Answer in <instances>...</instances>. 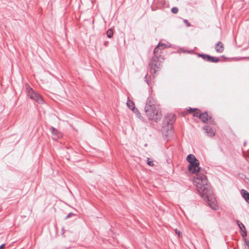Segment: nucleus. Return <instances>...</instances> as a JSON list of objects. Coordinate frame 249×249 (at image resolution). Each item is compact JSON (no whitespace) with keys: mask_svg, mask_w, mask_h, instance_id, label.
I'll return each instance as SVG.
<instances>
[{"mask_svg":"<svg viewBox=\"0 0 249 249\" xmlns=\"http://www.w3.org/2000/svg\"><path fill=\"white\" fill-rule=\"evenodd\" d=\"M51 130L53 136V139H57L62 137V134L53 127H51Z\"/></svg>","mask_w":249,"mask_h":249,"instance_id":"obj_9","label":"nucleus"},{"mask_svg":"<svg viewBox=\"0 0 249 249\" xmlns=\"http://www.w3.org/2000/svg\"><path fill=\"white\" fill-rule=\"evenodd\" d=\"M198 57L202 58L204 60L209 62L217 63L219 61V59L216 57L212 56L206 54L198 53Z\"/></svg>","mask_w":249,"mask_h":249,"instance_id":"obj_8","label":"nucleus"},{"mask_svg":"<svg viewBox=\"0 0 249 249\" xmlns=\"http://www.w3.org/2000/svg\"><path fill=\"white\" fill-rule=\"evenodd\" d=\"M147 163L151 166H153L154 165V162L153 161H151L149 160V158H148L147 159Z\"/></svg>","mask_w":249,"mask_h":249,"instance_id":"obj_21","label":"nucleus"},{"mask_svg":"<svg viewBox=\"0 0 249 249\" xmlns=\"http://www.w3.org/2000/svg\"><path fill=\"white\" fill-rule=\"evenodd\" d=\"M189 163L188 170L192 173H196L200 171V168L199 167V162L198 160H197V161H193Z\"/></svg>","mask_w":249,"mask_h":249,"instance_id":"obj_7","label":"nucleus"},{"mask_svg":"<svg viewBox=\"0 0 249 249\" xmlns=\"http://www.w3.org/2000/svg\"><path fill=\"white\" fill-rule=\"evenodd\" d=\"M245 179H246V182L249 185V178L246 177Z\"/></svg>","mask_w":249,"mask_h":249,"instance_id":"obj_23","label":"nucleus"},{"mask_svg":"<svg viewBox=\"0 0 249 249\" xmlns=\"http://www.w3.org/2000/svg\"><path fill=\"white\" fill-rule=\"evenodd\" d=\"M203 129L205 131V133L211 137L215 135V131L209 126H205L203 127Z\"/></svg>","mask_w":249,"mask_h":249,"instance_id":"obj_11","label":"nucleus"},{"mask_svg":"<svg viewBox=\"0 0 249 249\" xmlns=\"http://www.w3.org/2000/svg\"><path fill=\"white\" fill-rule=\"evenodd\" d=\"M236 223L239 226L240 230L241 231H243L244 230H246L245 227L241 222H240L239 220H236Z\"/></svg>","mask_w":249,"mask_h":249,"instance_id":"obj_15","label":"nucleus"},{"mask_svg":"<svg viewBox=\"0 0 249 249\" xmlns=\"http://www.w3.org/2000/svg\"><path fill=\"white\" fill-rule=\"evenodd\" d=\"M245 242H246L247 246L249 247V241H247L246 240H245Z\"/></svg>","mask_w":249,"mask_h":249,"instance_id":"obj_27","label":"nucleus"},{"mask_svg":"<svg viewBox=\"0 0 249 249\" xmlns=\"http://www.w3.org/2000/svg\"><path fill=\"white\" fill-rule=\"evenodd\" d=\"M171 11L174 14H177V13H178V9L177 7H174L172 8Z\"/></svg>","mask_w":249,"mask_h":249,"instance_id":"obj_18","label":"nucleus"},{"mask_svg":"<svg viewBox=\"0 0 249 249\" xmlns=\"http://www.w3.org/2000/svg\"><path fill=\"white\" fill-rule=\"evenodd\" d=\"M243 231V233H242V236L243 237H246L247 235V232L246 231V230H244Z\"/></svg>","mask_w":249,"mask_h":249,"instance_id":"obj_22","label":"nucleus"},{"mask_svg":"<svg viewBox=\"0 0 249 249\" xmlns=\"http://www.w3.org/2000/svg\"><path fill=\"white\" fill-rule=\"evenodd\" d=\"M241 193L243 197L249 203V193L247 191L243 189L241 190Z\"/></svg>","mask_w":249,"mask_h":249,"instance_id":"obj_13","label":"nucleus"},{"mask_svg":"<svg viewBox=\"0 0 249 249\" xmlns=\"http://www.w3.org/2000/svg\"><path fill=\"white\" fill-rule=\"evenodd\" d=\"M72 213H70L66 217V219H67L68 218H69L71 215H72Z\"/></svg>","mask_w":249,"mask_h":249,"instance_id":"obj_25","label":"nucleus"},{"mask_svg":"<svg viewBox=\"0 0 249 249\" xmlns=\"http://www.w3.org/2000/svg\"><path fill=\"white\" fill-rule=\"evenodd\" d=\"M162 50L159 47V45L154 49V54L155 56L152 58L149 63V71L152 74H156L157 72L161 69L162 65L160 58L159 56L161 53Z\"/></svg>","mask_w":249,"mask_h":249,"instance_id":"obj_3","label":"nucleus"},{"mask_svg":"<svg viewBox=\"0 0 249 249\" xmlns=\"http://www.w3.org/2000/svg\"><path fill=\"white\" fill-rule=\"evenodd\" d=\"M175 231L176 233L178 234V238L181 237V232L179 230L176 229Z\"/></svg>","mask_w":249,"mask_h":249,"instance_id":"obj_19","label":"nucleus"},{"mask_svg":"<svg viewBox=\"0 0 249 249\" xmlns=\"http://www.w3.org/2000/svg\"><path fill=\"white\" fill-rule=\"evenodd\" d=\"M183 22L186 24L187 27L191 26L190 23L187 19H183Z\"/></svg>","mask_w":249,"mask_h":249,"instance_id":"obj_20","label":"nucleus"},{"mask_svg":"<svg viewBox=\"0 0 249 249\" xmlns=\"http://www.w3.org/2000/svg\"><path fill=\"white\" fill-rule=\"evenodd\" d=\"M215 51L218 53H222L224 51V46L222 42L219 41L215 45L214 47Z\"/></svg>","mask_w":249,"mask_h":249,"instance_id":"obj_10","label":"nucleus"},{"mask_svg":"<svg viewBox=\"0 0 249 249\" xmlns=\"http://www.w3.org/2000/svg\"><path fill=\"white\" fill-rule=\"evenodd\" d=\"M28 96L32 100L39 104H42L43 100L40 95L36 92L30 87L27 88Z\"/></svg>","mask_w":249,"mask_h":249,"instance_id":"obj_6","label":"nucleus"},{"mask_svg":"<svg viewBox=\"0 0 249 249\" xmlns=\"http://www.w3.org/2000/svg\"><path fill=\"white\" fill-rule=\"evenodd\" d=\"M158 45L159 47H160V48H161L162 50L167 47V45L164 43H159Z\"/></svg>","mask_w":249,"mask_h":249,"instance_id":"obj_17","label":"nucleus"},{"mask_svg":"<svg viewBox=\"0 0 249 249\" xmlns=\"http://www.w3.org/2000/svg\"><path fill=\"white\" fill-rule=\"evenodd\" d=\"M147 74H146L145 76V80L148 84H149L148 80L147 79Z\"/></svg>","mask_w":249,"mask_h":249,"instance_id":"obj_26","label":"nucleus"},{"mask_svg":"<svg viewBox=\"0 0 249 249\" xmlns=\"http://www.w3.org/2000/svg\"><path fill=\"white\" fill-rule=\"evenodd\" d=\"M5 247V244H3L0 246V249H3Z\"/></svg>","mask_w":249,"mask_h":249,"instance_id":"obj_24","label":"nucleus"},{"mask_svg":"<svg viewBox=\"0 0 249 249\" xmlns=\"http://www.w3.org/2000/svg\"><path fill=\"white\" fill-rule=\"evenodd\" d=\"M190 112L193 113L194 116L198 117L204 123H206L211 118L207 112L200 113V110L196 108H190Z\"/></svg>","mask_w":249,"mask_h":249,"instance_id":"obj_5","label":"nucleus"},{"mask_svg":"<svg viewBox=\"0 0 249 249\" xmlns=\"http://www.w3.org/2000/svg\"><path fill=\"white\" fill-rule=\"evenodd\" d=\"M194 182L201 197L206 200L213 210H216L217 208V201L213 195L211 186L208 183L206 176L197 174L194 177Z\"/></svg>","mask_w":249,"mask_h":249,"instance_id":"obj_1","label":"nucleus"},{"mask_svg":"<svg viewBox=\"0 0 249 249\" xmlns=\"http://www.w3.org/2000/svg\"><path fill=\"white\" fill-rule=\"evenodd\" d=\"M107 35L108 37L111 38L113 35V32L111 29H108L107 32Z\"/></svg>","mask_w":249,"mask_h":249,"instance_id":"obj_16","label":"nucleus"},{"mask_svg":"<svg viewBox=\"0 0 249 249\" xmlns=\"http://www.w3.org/2000/svg\"><path fill=\"white\" fill-rule=\"evenodd\" d=\"M127 106L131 109L133 110L134 112H136V111H138L137 108H135V105L133 101H131L129 98H128V100L126 103Z\"/></svg>","mask_w":249,"mask_h":249,"instance_id":"obj_12","label":"nucleus"},{"mask_svg":"<svg viewBox=\"0 0 249 249\" xmlns=\"http://www.w3.org/2000/svg\"><path fill=\"white\" fill-rule=\"evenodd\" d=\"M188 162L189 163L192 162L193 161H197V159L196 158V157L193 155V154H189L187 157L186 159Z\"/></svg>","mask_w":249,"mask_h":249,"instance_id":"obj_14","label":"nucleus"},{"mask_svg":"<svg viewBox=\"0 0 249 249\" xmlns=\"http://www.w3.org/2000/svg\"><path fill=\"white\" fill-rule=\"evenodd\" d=\"M175 120V116L174 114H167L163 121L162 131L165 132L168 134L171 133Z\"/></svg>","mask_w":249,"mask_h":249,"instance_id":"obj_4","label":"nucleus"},{"mask_svg":"<svg viewBox=\"0 0 249 249\" xmlns=\"http://www.w3.org/2000/svg\"><path fill=\"white\" fill-rule=\"evenodd\" d=\"M145 112L149 119L158 122L162 117L161 110L155 100L151 97H149L146 100L144 108Z\"/></svg>","mask_w":249,"mask_h":249,"instance_id":"obj_2","label":"nucleus"}]
</instances>
